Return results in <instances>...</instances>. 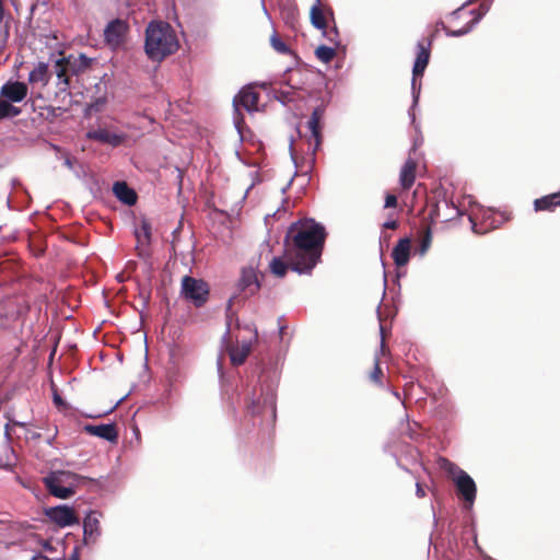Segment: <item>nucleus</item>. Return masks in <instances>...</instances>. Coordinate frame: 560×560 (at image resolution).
Segmentation results:
<instances>
[{
	"label": "nucleus",
	"mask_w": 560,
	"mask_h": 560,
	"mask_svg": "<svg viewBox=\"0 0 560 560\" xmlns=\"http://www.w3.org/2000/svg\"><path fill=\"white\" fill-rule=\"evenodd\" d=\"M28 79L31 82H33L35 80V69L30 71Z\"/></svg>",
	"instance_id": "obj_45"
},
{
	"label": "nucleus",
	"mask_w": 560,
	"mask_h": 560,
	"mask_svg": "<svg viewBox=\"0 0 560 560\" xmlns=\"http://www.w3.org/2000/svg\"><path fill=\"white\" fill-rule=\"evenodd\" d=\"M260 280L258 271L254 266L243 267L237 281V289L245 298L253 296L260 289Z\"/></svg>",
	"instance_id": "obj_12"
},
{
	"label": "nucleus",
	"mask_w": 560,
	"mask_h": 560,
	"mask_svg": "<svg viewBox=\"0 0 560 560\" xmlns=\"http://www.w3.org/2000/svg\"><path fill=\"white\" fill-rule=\"evenodd\" d=\"M417 489H416V494L418 498H424L425 497V491L422 487V485L420 482H417L416 485Z\"/></svg>",
	"instance_id": "obj_42"
},
{
	"label": "nucleus",
	"mask_w": 560,
	"mask_h": 560,
	"mask_svg": "<svg viewBox=\"0 0 560 560\" xmlns=\"http://www.w3.org/2000/svg\"><path fill=\"white\" fill-rule=\"evenodd\" d=\"M0 95L11 103H18L27 95V85L20 81H8L0 90Z\"/></svg>",
	"instance_id": "obj_16"
},
{
	"label": "nucleus",
	"mask_w": 560,
	"mask_h": 560,
	"mask_svg": "<svg viewBox=\"0 0 560 560\" xmlns=\"http://www.w3.org/2000/svg\"><path fill=\"white\" fill-rule=\"evenodd\" d=\"M30 9H31V12H34L35 11V3H32Z\"/></svg>",
	"instance_id": "obj_48"
},
{
	"label": "nucleus",
	"mask_w": 560,
	"mask_h": 560,
	"mask_svg": "<svg viewBox=\"0 0 560 560\" xmlns=\"http://www.w3.org/2000/svg\"><path fill=\"white\" fill-rule=\"evenodd\" d=\"M15 126L21 132L31 133V130L34 127V119L31 118L30 120H18Z\"/></svg>",
	"instance_id": "obj_35"
},
{
	"label": "nucleus",
	"mask_w": 560,
	"mask_h": 560,
	"mask_svg": "<svg viewBox=\"0 0 560 560\" xmlns=\"http://www.w3.org/2000/svg\"><path fill=\"white\" fill-rule=\"evenodd\" d=\"M284 258L291 264V270L310 275L320 261L323 249L315 248L314 243L305 245L302 236L296 241L284 237Z\"/></svg>",
	"instance_id": "obj_2"
},
{
	"label": "nucleus",
	"mask_w": 560,
	"mask_h": 560,
	"mask_svg": "<svg viewBox=\"0 0 560 560\" xmlns=\"http://www.w3.org/2000/svg\"><path fill=\"white\" fill-rule=\"evenodd\" d=\"M28 104H30L31 108H32L33 110H35V102H34V101H32V100H30V101L26 103V105H28Z\"/></svg>",
	"instance_id": "obj_46"
},
{
	"label": "nucleus",
	"mask_w": 560,
	"mask_h": 560,
	"mask_svg": "<svg viewBox=\"0 0 560 560\" xmlns=\"http://www.w3.org/2000/svg\"><path fill=\"white\" fill-rule=\"evenodd\" d=\"M289 269H291V264L284 256L273 257L269 262V270L277 278H283Z\"/></svg>",
	"instance_id": "obj_26"
},
{
	"label": "nucleus",
	"mask_w": 560,
	"mask_h": 560,
	"mask_svg": "<svg viewBox=\"0 0 560 560\" xmlns=\"http://www.w3.org/2000/svg\"><path fill=\"white\" fill-rule=\"evenodd\" d=\"M435 37V32L432 33L428 38L422 39L418 43L417 48V57L413 63L412 69V88H416V81L418 78H421L424 73L425 68L429 65L430 56H431V47L432 42Z\"/></svg>",
	"instance_id": "obj_9"
},
{
	"label": "nucleus",
	"mask_w": 560,
	"mask_h": 560,
	"mask_svg": "<svg viewBox=\"0 0 560 560\" xmlns=\"http://www.w3.org/2000/svg\"><path fill=\"white\" fill-rule=\"evenodd\" d=\"M418 163L409 158L402 165L399 173V184L402 190H409L416 182V172Z\"/></svg>",
	"instance_id": "obj_21"
},
{
	"label": "nucleus",
	"mask_w": 560,
	"mask_h": 560,
	"mask_svg": "<svg viewBox=\"0 0 560 560\" xmlns=\"http://www.w3.org/2000/svg\"><path fill=\"white\" fill-rule=\"evenodd\" d=\"M324 108L316 107L311 114V117L307 121V129L311 132L310 139H308V145L312 147V153L315 154L317 149L320 147L323 141V135H322V120L324 117Z\"/></svg>",
	"instance_id": "obj_13"
},
{
	"label": "nucleus",
	"mask_w": 560,
	"mask_h": 560,
	"mask_svg": "<svg viewBox=\"0 0 560 560\" xmlns=\"http://www.w3.org/2000/svg\"><path fill=\"white\" fill-rule=\"evenodd\" d=\"M84 431L93 436L104 439L108 442H116L118 440V431L115 423L106 424H86Z\"/></svg>",
	"instance_id": "obj_18"
},
{
	"label": "nucleus",
	"mask_w": 560,
	"mask_h": 560,
	"mask_svg": "<svg viewBox=\"0 0 560 560\" xmlns=\"http://www.w3.org/2000/svg\"><path fill=\"white\" fill-rule=\"evenodd\" d=\"M50 61L54 62L52 68L59 82L68 83L69 71L73 73L80 71V68H78L75 65L77 60L72 61V56L67 58L63 56V52L60 50V48L54 49V52H51V58L47 63L43 61L37 63V81L40 80L42 77L48 71Z\"/></svg>",
	"instance_id": "obj_6"
},
{
	"label": "nucleus",
	"mask_w": 560,
	"mask_h": 560,
	"mask_svg": "<svg viewBox=\"0 0 560 560\" xmlns=\"http://www.w3.org/2000/svg\"><path fill=\"white\" fill-rule=\"evenodd\" d=\"M299 236H302V243L305 245L314 243L315 248L324 249L326 240L325 228L314 220L292 223L284 237L296 241Z\"/></svg>",
	"instance_id": "obj_5"
},
{
	"label": "nucleus",
	"mask_w": 560,
	"mask_h": 560,
	"mask_svg": "<svg viewBox=\"0 0 560 560\" xmlns=\"http://www.w3.org/2000/svg\"><path fill=\"white\" fill-rule=\"evenodd\" d=\"M180 293L196 307H201L207 303L209 299L210 289L205 280L185 276L182 279Z\"/></svg>",
	"instance_id": "obj_7"
},
{
	"label": "nucleus",
	"mask_w": 560,
	"mask_h": 560,
	"mask_svg": "<svg viewBox=\"0 0 560 560\" xmlns=\"http://www.w3.org/2000/svg\"><path fill=\"white\" fill-rule=\"evenodd\" d=\"M83 530H84L85 542H88L89 540H95V538L100 534L98 520L95 517H92L91 515L86 516L83 522Z\"/></svg>",
	"instance_id": "obj_27"
},
{
	"label": "nucleus",
	"mask_w": 560,
	"mask_h": 560,
	"mask_svg": "<svg viewBox=\"0 0 560 560\" xmlns=\"http://www.w3.org/2000/svg\"><path fill=\"white\" fill-rule=\"evenodd\" d=\"M45 515L60 527L79 524V517L75 511L67 505L48 508L45 510Z\"/></svg>",
	"instance_id": "obj_14"
},
{
	"label": "nucleus",
	"mask_w": 560,
	"mask_h": 560,
	"mask_svg": "<svg viewBox=\"0 0 560 560\" xmlns=\"http://www.w3.org/2000/svg\"><path fill=\"white\" fill-rule=\"evenodd\" d=\"M315 56L318 60L322 62L328 63L330 62L335 56H336V47H329V46H318L315 49Z\"/></svg>",
	"instance_id": "obj_29"
},
{
	"label": "nucleus",
	"mask_w": 560,
	"mask_h": 560,
	"mask_svg": "<svg viewBox=\"0 0 560 560\" xmlns=\"http://www.w3.org/2000/svg\"><path fill=\"white\" fill-rule=\"evenodd\" d=\"M31 560H35V556H33V557L31 558Z\"/></svg>",
	"instance_id": "obj_51"
},
{
	"label": "nucleus",
	"mask_w": 560,
	"mask_h": 560,
	"mask_svg": "<svg viewBox=\"0 0 560 560\" xmlns=\"http://www.w3.org/2000/svg\"><path fill=\"white\" fill-rule=\"evenodd\" d=\"M478 22V18L476 19H472L470 20L466 26L462 27V28H457V30H451L448 26H446L443 22H441L439 25H441V27L444 30V32L446 33L447 36H463L465 34H467L474 24H476Z\"/></svg>",
	"instance_id": "obj_30"
},
{
	"label": "nucleus",
	"mask_w": 560,
	"mask_h": 560,
	"mask_svg": "<svg viewBox=\"0 0 560 560\" xmlns=\"http://www.w3.org/2000/svg\"><path fill=\"white\" fill-rule=\"evenodd\" d=\"M270 44L272 48L280 54H291L289 46L278 36L276 32L270 37Z\"/></svg>",
	"instance_id": "obj_31"
},
{
	"label": "nucleus",
	"mask_w": 560,
	"mask_h": 560,
	"mask_svg": "<svg viewBox=\"0 0 560 560\" xmlns=\"http://www.w3.org/2000/svg\"><path fill=\"white\" fill-rule=\"evenodd\" d=\"M560 207V190L550 195L542 196L534 200V209L539 211H555Z\"/></svg>",
	"instance_id": "obj_24"
},
{
	"label": "nucleus",
	"mask_w": 560,
	"mask_h": 560,
	"mask_svg": "<svg viewBox=\"0 0 560 560\" xmlns=\"http://www.w3.org/2000/svg\"><path fill=\"white\" fill-rule=\"evenodd\" d=\"M431 241H432V233H431L430 228H428L425 233H424V236H423V238L421 241V250L422 252L428 249V247L431 244Z\"/></svg>",
	"instance_id": "obj_36"
},
{
	"label": "nucleus",
	"mask_w": 560,
	"mask_h": 560,
	"mask_svg": "<svg viewBox=\"0 0 560 560\" xmlns=\"http://www.w3.org/2000/svg\"><path fill=\"white\" fill-rule=\"evenodd\" d=\"M398 225H399V223L397 220H389L383 224V228L388 229V230H396L398 228Z\"/></svg>",
	"instance_id": "obj_40"
},
{
	"label": "nucleus",
	"mask_w": 560,
	"mask_h": 560,
	"mask_svg": "<svg viewBox=\"0 0 560 560\" xmlns=\"http://www.w3.org/2000/svg\"><path fill=\"white\" fill-rule=\"evenodd\" d=\"M36 37H39V34H36ZM40 37H46V38H49L52 40V44L51 46H49L50 48L52 49H59V42H58V36L54 33V34H40Z\"/></svg>",
	"instance_id": "obj_38"
},
{
	"label": "nucleus",
	"mask_w": 560,
	"mask_h": 560,
	"mask_svg": "<svg viewBox=\"0 0 560 560\" xmlns=\"http://www.w3.org/2000/svg\"><path fill=\"white\" fill-rule=\"evenodd\" d=\"M52 553H57L52 541L37 539V560H59V556H51Z\"/></svg>",
	"instance_id": "obj_25"
},
{
	"label": "nucleus",
	"mask_w": 560,
	"mask_h": 560,
	"mask_svg": "<svg viewBox=\"0 0 560 560\" xmlns=\"http://www.w3.org/2000/svg\"><path fill=\"white\" fill-rule=\"evenodd\" d=\"M51 392H52V401L56 408H58L60 411H66L69 408V405L61 398V396L58 393L57 386L51 381Z\"/></svg>",
	"instance_id": "obj_34"
},
{
	"label": "nucleus",
	"mask_w": 560,
	"mask_h": 560,
	"mask_svg": "<svg viewBox=\"0 0 560 560\" xmlns=\"http://www.w3.org/2000/svg\"><path fill=\"white\" fill-rule=\"evenodd\" d=\"M253 340L243 341L241 345L232 343L226 347V351L230 355L231 363L233 365H242L249 353L252 352Z\"/></svg>",
	"instance_id": "obj_19"
},
{
	"label": "nucleus",
	"mask_w": 560,
	"mask_h": 560,
	"mask_svg": "<svg viewBox=\"0 0 560 560\" xmlns=\"http://www.w3.org/2000/svg\"><path fill=\"white\" fill-rule=\"evenodd\" d=\"M311 24L319 30L325 31L329 23H335L334 10L329 4L322 3L320 0H316L310 10Z\"/></svg>",
	"instance_id": "obj_10"
},
{
	"label": "nucleus",
	"mask_w": 560,
	"mask_h": 560,
	"mask_svg": "<svg viewBox=\"0 0 560 560\" xmlns=\"http://www.w3.org/2000/svg\"><path fill=\"white\" fill-rule=\"evenodd\" d=\"M54 354H55V349L51 351V353H50V355H49V360H50V361L52 360Z\"/></svg>",
	"instance_id": "obj_49"
},
{
	"label": "nucleus",
	"mask_w": 560,
	"mask_h": 560,
	"mask_svg": "<svg viewBox=\"0 0 560 560\" xmlns=\"http://www.w3.org/2000/svg\"><path fill=\"white\" fill-rule=\"evenodd\" d=\"M259 101V93L255 91L252 85H247L243 88L233 98V107H234V120L237 127L244 122L243 114L241 113V108H244L247 112L257 110V105Z\"/></svg>",
	"instance_id": "obj_8"
},
{
	"label": "nucleus",
	"mask_w": 560,
	"mask_h": 560,
	"mask_svg": "<svg viewBox=\"0 0 560 560\" xmlns=\"http://www.w3.org/2000/svg\"><path fill=\"white\" fill-rule=\"evenodd\" d=\"M322 32L329 43H331L335 47L339 46L340 35L335 24L331 27L328 25L327 28Z\"/></svg>",
	"instance_id": "obj_32"
},
{
	"label": "nucleus",
	"mask_w": 560,
	"mask_h": 560,
	"mask_svg": "<svg viewBox=\"0 0 560 560\" xmlns=\"http://www.w3.org/2000/svg\"><path fill=\"white\" fill-rule=\"evenodd\" d=\"M91 480L92 479L88 477L67 470L51 471L48 476L43 478V482L48 492L62 500L71 498L80 486Z\"/></svg>",
	"instance_id": "obj_3"
},
{
	"label": "nucleus",
	"mask_w": 560,
	"mask_h": 560,
	"mask_svg": "<svg viewBox=\"0 0 560 560\" xmlns=\"http://www.w3.org/2000/svg\"><path fill=\"white\" fill-rule=\"evenodd\" d=\"M65 164L69 167V168H72V159L70 156H66L65 159Z\"/></svg>",
	"instance_id": "obj_43"
},
{
	"label": "nucleus",
	"mask_w": 560,
	"mask_h": 560,
	"mask_svg": "<svg viewBox=\"0 0 560 560\" xmlns=\"http://www.w3.org/2000/svg\"><path fill=\"white\" fill-rule=\"evenodd\" d=\"M39 3H42L44 7H48L50 1L49 0H37V7L39 5Z\"/></svg>",
	"instance_id": "obj_44"
},
{
	"label": "nucleus",
	"mask_w": 560,
	"mask_h": 560,
	"mask_svg": "<svg viewBox=\"0 0 560 560\" xmlns=\"http://www.w3.org/2000/svg\"><path fill=\"white\" fill-rule=\"evenodd\" d=\"M411 242L408 237L400 238L393 249L392 257L397 267L408 264L410 258Z\"/></svg>",
	"instance_id": "obj_22"
},
{
	"label": "nucleus",
	"mask_w": 560,
	"mask_h": 560,
	"mask_svg": "<svg viewBox=\"0 0 560 560\" xmlns=\"http://www.w3.org/2000/svg\"><path fill=\"white\" fill-rule=\"evenodd\" d=\"M440 468L443 469L447 476L453 480L456 492L466 504L471 506L476 500L477 487L474 479L455 463L445 457L439 459Z\"/></svg>",
	"instance_id": "obj_4"
},
{
	"label": "nucleus",
	"mask_w": 560,
	"mask_h": 560,
	"mask_svg": "<svg viewBox=\"0 0 560 560\" xmlns=\"http://www.w3.org/2000/svg\"><path fill=\"white\" fill-rule=\"evenodd\" d=\"M36 250H37V256L39 255V253H42L44 249L39 246V244L37 243V247H36Z\"/></svg>",
	"instance_id": "obj_47"
},
{
	"label": "nucleus",
	"mask_w": 560,
	"mask_h": 560,
	"mask_svg": "<svg viewBox=\"0 0 560 560\" xmlns=\"http://www.w3.org/2000/svg\"><path fill=\"white\" fill-rule=\"evenodd\" d=\"M127 30L128 26L124 21L119 19L112 21L104 31L106 42L112 45L120 44Z\"/></svg>",
	"instance_id": "obj_20"
},
{
	"label": "nucleus",
	"mask_w": 560,
	"mask_h": 560,
	"mask_svg": "<svg viewBox=\"0 0 560 560\" xmlns=\"http://www.w3.org/2000/svg\"><path fill=\"white\" fill-rule=\"evenodd\" d=\"M50 114H55V109L49 108V107H40V110L38 113V115L40 117H46V118H49Z\"/></svg>",
	"instance_id": "obj_39"
},
{
	"label": "nucleus",
	"mask_w": 560,
	"mask_h": 560,
	"mask_svg": "<svg viewBox=\"0 0 560 560\" xmlns=\"http://www.w3.org/2000/svg\"><path fill=\"white\" fill-rule=\"evenodd\" d=\"M88 139L97 141L103 144H109L114 148L124 144L128 136L126 133H117L106 128L90 130L86 133Z\"/></svg>",
	"instance_id": "obj_15"
},
{
	"label": "nucleus",
	"mask_w": 560,
	"mask_h": 560,
	"mask_svg": "<svg viewBox=\"0 0 560 560\" xmlns=\"http://www.w3.org/2000/svg\"><path fill=\"white\" fill-rule=\"evenodd\" d=\"M80 60H81V66H79V67H78V68H80V70H81L82 68H86V67H89V63H90V62H93V59H88V58H86L85 56H83V55H80Z\"/></svg>",
	"instance_id": "obj_41"
},
{
	"label": "nucleus",
	"mask_w": 560,
	"mask_h": 560,
	"mask_svg": "<svg viewBox=\"0 0 560 560\" xmlns=\"http://www.w3.org/2000/svg\"><path fill=\"white\" fill-rule=\"evenodd\" d=\"M256 337H257V332L255 331L253 335V340H256Z\"/></svg>",
	"instance_id": "obj_50"
},
{
	"label": "nucleus",
	"mask_w": 560,
	"mask_h": 560,
	"mask_svg": "<svg viewBox=\"0 0 560 560\" xmlns=\"http://www.w3.org/2000/svg\"><path fill=\"white\" fill-rule=\"evenodd\" d=\"M383 376H384V374H383V371L380 365V359H378V357H376L374 360V368H373L372 372L370 373L369 377H370L371 382L381 386L383 384L382 383Z\"/></svg>",
	"instance_id": "obj_33"
},
{
	"label": "nucleus",
	"mask_w": 560,
	"mask_h": 560,
	"mask_svg": "<svg viewBox=\"0 0 560 560\" xmlns=\"http://www.w3.org/2000/svg\"><path fill=\"white\" fill-rule=\"evenodd\" d=\"M179 43L174 28L166 22H150L145 30L144 51L152 61L161 62L175 54Z\"/></svg>",
	"instance_id": "obj_1"
},
{
	"label": "nucleus",
	"mask_w": 560,
	"mask_h": 560,
	"mask_svg": "<svg viewBox=\"0 0 560 560\" xmlns=\"http://www.w3.org/2000/svg\"><path fill=\"white\" fill-rule=\"evenodd\" d=\"M252 415H261L267 417L273 424L277 417L276 397L272 393L261 394L257 400H253L247 406Z\"/></svg>",
	"instance_id": "obj_11"
},
{
	"label": "nucleus",
	"mask_w": 560,
	"mask_h": 560,
	"mask_svg": "<svg viewBox=\"0 0 560 560\" xmlns=\"http://www.w3.org/2000/svg\"><path fill=\"white\" fill-rule=\"evenodd\" d=\"M137 238V252L138 256L145 257L149 255L148 246L151 242V224L147 220H141L139 226L135 231Z\"/></svg>",
	"instance_id": "obj_17"
},
{
	"label": "nucleus",
	"mask_w": 560,
	"mask_h": 560,
	"mask_svg": "<svg viewBox=\"0 0 560 560\" xmlns=\"http://www.w3.org/2000/svg\"><path fill=\"white\" fill-rule=\"evenodd\" d=\"M115 196L125 205L133 206L137 202V194L125 182H116L113 187Z\"/></svg>",
	"instance_id": "obj_23"
},
{
	"label": "nucleus",
	"mask_w": 560,
	"mask_h": 560,
	"mask_svg": "<svg viewBox=\"0 0 560 560\" xmlns=\"http://www.w3.org/2000/svg\"><path fill=\"white\" fill-rule=\"evenodd\" d=\"M398 205L397 197L394 194H387L385 197L384 208H396Z\"/></svg>",
	"instance_id": "obj_37"
},
{
	"label": "nucleus",
	"mask_w": 560,
	"mask_h": 560,
	"mask_svg": "<svg viewBox=\"0 0 560 560\" xmlns=\"http://www.w3.org/2000/svg\"><path fill=\"white\" fill-rule=\"evenodd\" d=\"M21 114V109L0 95V120Z\"/></svg>",
	"instance_id": "obj_28"
}]
</instances>
